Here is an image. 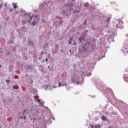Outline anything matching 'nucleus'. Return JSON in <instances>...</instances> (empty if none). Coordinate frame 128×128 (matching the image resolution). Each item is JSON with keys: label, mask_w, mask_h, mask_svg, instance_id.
Masks as SVG:
<instances>
[{"label": "nucleus", "mask_w": 128, "mask_h": 128, "mask_svg": "<svg viewBox=\"0 0 128 128\" xmlns=\"http://www.w3.org/2000/svg\"><path fill=\"white\" fill-rule=\"evenodd\" d=\"M72 37H70L68 41V44H72Z\"/></svg>", "instance_id": "nucleus-1"}, {"label": "nucleus", "mask_w": 128, "mask_h": 128, "mask_svg": "<svg viewBox=\"0 0 128 128\" xmlns=\"http://www.w3.org/2000/svg\"><path fill=\"white\" fill-rule=\"evenodd\" d=\"M14 8L16 9L18 8V6L16 5V3H14L13 4Z\"/></svg>", "instance_id": "nucleus-2"}, {"label": "nucleus", "mask_w": 128, "mask_h": 128, "mask_svg": "<svg viewBox=\"0 0 128 128\" xmlns=\"http://www.w3.org/2000/svg\"><path fill=\"white\" fill-rule=\"evenodd\" d=\"M102 120H106V116H104V115H102Z\"/></svg>", "instance_id": "nucleus-3"}, {"label": "nucleus", "mask_w": 128, "mask_h": 128, "mask_svg": "<svg viewBox=\"0 0 128 128\" xmlns=\"http://www.w3.org/2000/svg\"><path fill=\"white\" fill-rule=\"evenodd\" d=\"M13 88L14 90H18V86H13Z\"/></svg>", "instance_id": "nucleus-4"}, {"label": "nucleus", "mask_w": 128, "mask_h": 128, "mask_svg": "<svg viewBox=\"0 0 128 128\" xmlns=\"http://www.w3.org/2000/svg\"><path fill=\"white\" fill-rule=\"evenodd\" d=\"M100 128V124H97L95 126L94 128Z\"/></svg>", "instance_id": "nucleus-5"}, {"label": "nucleus", "mask_w": 128, "mask_h": 128, "mask_svg": "<svg viewBox=\"0 0 128 128\" xmlns=\"http://www.w3.org/2000/svg\"><path fill=\"white\" fill-rule=\"evenodd\" d=\"M78 40L80 42L82 40V38H79Z\"/></svg>", "instance_id": "nucleus-6"}, {"label": "nucleus", "mask_w": 128, "mask_h": 128, "mask_svg": "<svg viewBox=\"0 0 128 128\" xmlns=\"http://www.w3.org/2000/svg\"><path fill=\"white\" fill-rule=\"evenodd\" d=\"M84 6H86V8L88 6V3H85L84 4Z\"/></svg>", "instance_id": "nucleus-7"}, {"label": "nucleus", "mask_w": 128, "mask_h": 128, "mask_svg": "<svg viewBox=\"0 0 128 128\" xmlns=\"http://www.w3.org/2000/svg\"><path fill=\"white\" fill-rule=\"evenodd\" d=\"M32 24H34V26H35V24H36V21H34L32 22Z\"/></svg>", "instance_id": "nucleus-8"}, {"label": "nucleus", "mask_w": 128, "mask_h": 128, "mask_svg": "<svg viewBox=\"0 0 128 128\" xmlns=\"http://www.w3.org/2000/svg\"><path fill=\"white\" fill-rule=\"evenodd\" d=\"M58 86H62V82H59Z\"/></svg>", "instance_id": "nucleus-9"}, {"label": "nucleus", "mask_w": 128, "mask_h": 128, "mask_svg": "<svg viewBox=\"0 0 128 128\" xmlns=\"http://www.w3.org/2000/svg\"><path fill=\"white\" fill-rule=\"evenodd\" d=\"M90 126L92 128H94V125H90Z\"/></svg>", "instance_id": "nucleus-10"}, {"label": "nucleus", "mask_w": 128, "mask_h": 128, "mask_svg": "<svg viewBox=\"0 0 128 128\" xmlns=\"http://www.w3.org/2000/svg\"><path fill=\"white\" fill-rule=\"evenodd\" d=\"M6 82H7V84H8V83L10 82V80H6Z\"/></svg>", "instance_id": "nucleus-11"}, {"label": "nucleus", "mask_w": 128, "mask_h": 128, "mask_svg": "<svg viewBox=\"0 0 128 128\" xmlns=\"http://www.w3.org/2000/svg\"><path fill=\"white\" fill-rule=\"evenodd\" d=\"M2 8V4H0V8Z\"/></svg>", "instance_id": "nucleus-12"}, {"label": "nucleus", "mask_w": 128, "mask_h": 128, "mask_svg": "<svg viewBox=\"0 0 128 128\" xmlns=\"http://www.w3.org/2000/svg\"><path fill=\"white\" fill-rule=\"evenodd\" d=\"M71 80H72V82H74V78H72L71 79Z\"/></svg>", "instance_id": "nucleus-13"}, {"label": "nucleus", "mask_w": 128, "mask_h": 128, "mask_svg": "<svg viewBox=\"0 0 128 128\" xmlns=\"http://www.w3.org/2000/svg\"><path fill=\"white\" fill-rule=\"evenodd\" d=\"M124 80H126V82H128V78H127V80H126V78H124Z\"/></svg>", "instance_id": "nucleus-14"}, {"label": "nucleus", "mask_w": 128, "mask_h": 128, "mask_svg": "<svg viewBox=\"0 0 128 128\" xmlns=\"http://www.w3.org/2000/svg\"><path fill=\"white\" fill-rule=\"evenodd\" d=\"M45 60H46V62H48V58H46L45 59Z\"/></svg>", "instance_id": "nucleus-15"}, {"label": "nucleus", "mask_w": 128, "mask_h": 128, "mask_svg": "<svg viewBox=\"0 0 128 128\" xmlns=\"http://www.w3.org/2000/svg\"><path fill=\"white\" fill-rule=\"evenodd\" d=\"M86 24V21H85V22H84V24Z\"/></svg>", "instance_id": "nucleus-16"}, {"label": "nucleus", "mask_w": 128, "mask_h": 128, "mask_svg": "<svg viewBox=\"0 0 128 128\" xmlns=\"http://www.w3.org/2000/svg\"><path fill=\"white\" fill-rule=\"evenodd\" d=\"M10 12H12V9H11L10 10Z\"/></svg>", "instance_id": "nucleus-17"}, {"label": "nucleus", "mask_w": 128, "mask_h": 128, "mask_svg": "<svg viewBox=\"0 0 128 128\" xmlns=\"http://www.w3.org/2000/svg\"><path fill=\"white\" fill-rule=\"evenodd\" d=\"M69 52H72V50H69Z\"/></svg>", "instance_id": "nucleus-18"}, {"label": "nucleus", "mask_w": 128, "mask_h": 128, "mask_svg": "<svg viewBox=\"0 0 128 128\" xmlns=\"http://www.w3.org/2000/svg\"><path fill=\"white\" fill-rule=\"evenodd\" d=\"M88 32V30H86V32Z\"/></svg>", "instance_id": "nucleus-19"}, {"label": "nucleus", "mask_w": 128, "mask_h": 128, "mask_svg": "<svg viewBox=\"0 0 128 128\" xmlns=\"http://www.w3.org/2000/svg\"><path fill=\"white\" fill-rule=\"evenodd\" d=\"M74 44H76V42H74Z\"/></svg>", "instance_id": "nucleus-20"}, {"label": "nucleus", "mask_w": 128, "mask_h": 128, "mask_svg": "<svg viewBox=\"0 0 128 128\" xmlns=\"http://www.w3.org/2000/svg\"><path fill=\"white\" fill-rule=\"evenodd\" d=\"M0 68H2V65H0Z\"/></svg>", "instance_id": "nucleus-21"}, {"label": "nucleus", "mask_w": 128, "mask_h": 128, "mask_svg": "<svg viewBox=\"0 0 128 128\" xmlns=\"http://www.w3.org/2000/svg\"><path fill=\"white\" fill-rule=\"evenodd\" d=\"M76 12V10H75L74 12Z\"/></svg>", "instance_id": "nucleus-22"}, {"label": "nucleus", "mask_w": 128, "mask_h": 128, "mask_svg": "<svg viewBox=\"0 0 128 128\" xmlns=\"http://www.w3.org/2000/svg\"><path fill=\"white\" fill-rule=\"evenodd\" d=\"M24 118H26V116H24Z\"/></svg>", "instance_id": "nucleus-23"}, {"label": "nucleus", "mask_w": 128, "mask_h": 128, "mask_svg": "<svg viewBox=\"0 0 128 128\" xmlns=\"http://www.w3.org/2000/svg\"><path fill=\"white\" fill-rule=\"evenodd\" d=\"M48 68H50V66H48Z\"/></svg>", "instance_id": "nucleus-24"}, {"label": "nucleus", "mask_w": 128, "mask_h": 128, "mask_svg": "<svg viewBox=\"0 0 128 128\" xmlns=\"http://www.w3.org/2000/svg\"><path fill=\"white\" fill-rule=\"evenodd\" d=\"M82 74H84V72H82Z\"/></svg>", "instance_id": "nucleus-25"}]
</instances>
